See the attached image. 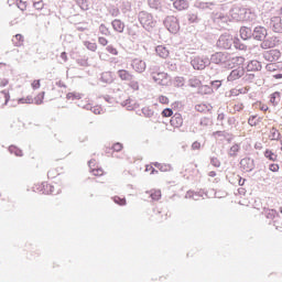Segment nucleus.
<instances>
[{"label": "nucleus", "instance_id": "nucleus-1", "mask_svg": "<svg viewBox=\"0 0 282 282\" xmlns=\"http://www.w3.org/2000/svg\"><path fill=\"white\" fill-rule=\"evenodd\" d=\"M230 17L234 21H254L257 19V14L252 12L250 9H246L242 6H234L230 11Z\"/></svg>", "mask_w": 282, "mask_h": 282}, {"label": "nucleus", "instance_id": "nucleus-2", "mask_svg": "<svg viewBox=\"0 0 282 282\" xmlns=\"http://www.w3.org/2000/svg\"><path fill=\"white\" fill-rule=\"evenodd\" d=\"M138 20L143 30H147V32H151V30H153L158 23V21H155L153 18V14L149 13L148 11H140L138 13Z\"/></svg>", "mask_w": 282, "mask_h": 282}, {"label": "nucleus", "instance_id": "nucleus-3", "mask_svg": "<svg viewBox=\"0 0 282 282\" xmlns=\"http://www.w3.org/2000/svg\"><path fill=\"white\" fill-rule=\"evenodd\" d=\"M216 45L219 50H231L232 45H235V37L230 33H223Z\"/></svg>", "mask_w": 282, "mask_h": 282}, {"label": "nucleus", "instance_id": "nucleus-4", "mask_svg": "<svg viewBox=\"0 0 282 282\" xmlns=\"http://www.w3.org/2000/svg\"><path fill=\"white\" fill-rule=\"evenodd\" d=\"M230 61V54L226 52H216L212 54L209 63H214L215 65H224Z\"/></svg>", "mask_w": 282, "mask_h": 282}, {"label": "nucleus", "instance_id": "nucleus-5", "mask_svg": "<svg viewBox=\"0 0 282 282\" xmlns=\"http://www.w3.org/2000/svg\"><path fill=\"white\" fill-rule=\"evenodd\" d=\"M152 80H154V83H156V85H161L163 87H169V85H171V76H169V74H166L164 72L153 73Z\"/></svg>", "mask_w": 282, "mask_h": 282}, {"label": "nucleus", "instance_id": "nucleus-6", "mask_svg": "<svg viewBox=\"0 0 282 282\" xmlns=\"http://www.w3.org/2000/svg\"><path fill=\"white\" fill-rule=\"evenodd\" d=\"M194 69H206L210 65V59L206 56H196L191 61Z\"/></svg>", "mask_w": 282, "mask_h": 282}, {"label": "nucleus", "instance_id": "nucleus-7", "mask_svg": "<svg viewBox=\"0 0 282 282\" xmlns=\"http://www.w3.org/2000/svg\"><path fill=\"white\" fill-rule=\"evenodd\" d=\"M163 23L171 34H177V32H180V23L177 22V18L167 17Z\"/></svg>", "mask_w": 282, "mask_h": 282}, {"label": "nucleus", "instance_id": "nucleus-8", "mask_svg": "<svg viewBox=\"0 0 282 282\" xmlns=\"http://www.w3.org/2000/svg\"><path fill=\"white\" fill-rule=\"evenodd\" d=\"M268 39V29L261 25L253 28V41H263Z\"/></svg>", "mask_w": 282, "mask_h": 282}, {"label": "nucleus", "instance_id": "nucleus-9", "mask_svg": "<svg viewBox=\"0 0 282 282\" xmlns=\"http://www.w3.org/2000/svg\"><path fill=\"white\" fill-rule=\"evenodd\" d=\"M263 59L269 63H274L281 58V51L279 50H270L263 53Z\"/></svg>", "mask_w": 282, "mask_h": 282}, {"label": "nucleus", "instance_id": "nucleus-10", "mask_svg": "<svg viewBox=\"0 0 282 282\" xmlns=\"http://www.w3.org/2000/svg\"><path fill=\"white\" fill-rule=\"evenodd\" d=\"M264 215L267 219H272L273 220V226L278 229L281 230V225H279V212L276 209H267L264 212Z\"/></svg>", "mask_w": 282, "mask_h": 282}, {"label": "nucleus", "instance_id": "nucleus-11", "mask_svg": "<svg viewBox=\"0 0 282 282\" xmlns=\"http://www.w3.org/2000/svg\"><path fill=\"white\" fill-rule=\"evenodd\" d=\"M269 28L273 30V32L281 33L282 32V20L281 17H272L269 22H267Z\"/></svg>", "mask_w": 282, "mask_h": 282}, {"label": "nucleus", "instance_id": "nucleus-12", "mask_svg": "<svg viewBox=\"0 0 282 282\" xmlns=\"http://www.w3.org/2000/svg\"><path fill=\"white\" fill-rule=\"evenodd\" d=\"M243 74H246V70L243 69V67H238L230 72V74L227 77V80L228 83H235V80H239V78H241Z\"/></svg>", "mask_w": 282, "mask_h": 282}, {"label": "nucleus", "instance_id": "nucleus-13", "mask_svg": "<svg viewBox=\"0 0 282 282\" xmlns=\"http://www.w3.org/2000/svg\"><path fill=\"white\" fill-rule=\"evenodd\" d=\"M131 67L138 74H143V72L147 70V63L142 59L135 58V59L132 61Z\"/></svg>", "mask_w": 282, "mask_h": 282}, {"label": "nucleus", "instance_id": "nucleus-14", "mask_svg": "<svg viewBox=\"0 0 282 282\" xmlns=\"http://www.w3.org/2000/svg\"><path fill=\"white\" fill-rule=\"evenodd\" d=\"M240 166L243 169V171H246V173H250L254 171V160L250 158L241 159Z\"/></svg>", "mask_w": 282, "mask_h": 282}, {"label": "nucleus", "instance_id": "nucleus-15", "mask_svg": "<svg viewBox=\"0 0 282 282\" xmlns=\"http://www.w3.org/2000/svg\"><path fill=\"white\" fill-rule=\"evenodd\" d=\"M213 19L214 23H217L220 28H225V25L228 24V21H230V18L224 13H215Z\"/></svg>", "mask_w": 282, "mask_h": 282}, {"label": "nucleus", "instance_id": "nucleus-16", "mask_svg": "<svg viewBox=\"0 0 282 282\" xmlns=\"http://www.w3.org/2000/svg\"><path fill=\"white\" fill-rule=\"evenodd\" d=\"M217 7L215 2H204L202 0H196L194 2V8L198 10H214Z\"/></svg>", "mask_w": 282, "mask_h": 282}, {"label": "nucleus", "instance_id": "nucleus-17", "mask_svg": "<svg viewBox=\"0 0 282 282\" xmlns=\"http://www.w3.org/2000/svg\"><path fill=\"white\" fill-rule=\"evenodd\" d=\"M37 191L43 193V195H58V192L55 191L54 185H47V183H42Z\"/></svg>", "mask_w": 282, "mask_h": 282}, {"label": "nucleus", "instance_id": "nucleus-18", "mask_svg": "<svg viewBox=\"0 0 282 282\" xmlns=\"http://www.w3.org/2000/svg\"><path fill=\"white\" fill-rule=\"evenodd\" d=\"M240 37L242 39V41H250V39H253V29L248 26H241Z\"/></svg>", "mask_w": 282, "mask_h": 282}, {"label": "nucleus", "instance_id": "nucleus-19", "mask_svg": "<svg viewBox=\"0 0 282 282\" xmlns=\"http://www.w3.org/2000/svg\"><path fill=\"white\" fill-rule=\"evenodd\" d=\"M173 6L175 10L182 12V10H188V0H174Z\"/></svg>", "mask_w": 282, "mask_h": 282}, {"label": "nucleus", "instance_id": "nucleus-20", "mask_svg": "<svg viewBox=\"0 0 282 282\" xmlns=\"http://www.w3.org/2000/svg\"><path fill=\"white\" fill-rule=\"evenodd\" d=\"M117 76H119V78L121 80H126V82H130V80H133V74H130L129 70L127 69H119L117 72Z\"/></svg>", "mask_w": 282, "mask_h": 282}, {"label": "nucleus", "instance_id": "nucleus-21", "mask_svg": "<svg viewBox=\"0 0 282 282\" xmlns=\"http://www.w3.org/2000/svg\"><path fill=\"white\" fill-rule=\"evenodd\" d=\"M170 123L172 127L180 128L182 124H184V119H182V115L175 113L171 120Z\"/></svg>", "mask_w": 282, "mask_h": 282}, {"label": "nucleus", "instance_id": "nucleus-22", "mask_svg": "<svg viewBox=\"0 0 282 282\" xmlns=\"http://www.w3.org/2000/svg\"><path fill=\"white\" fill-rule=\"evenodd\" d=\"M111 25L115 32H119V34H122L124 32V22H122V20L116 19L111 22Z\"/></svg>", "mask_w": 282, "mask_h": 282}, {"label": "nucleus", "instance_id": "nucleus-23", "mask_svg": "<svg viewBox=\"0 0 282 282\" xmlns=\"http://www.w3.org/2000/svg\"><path fill=\"white\" fill-rule=\"evenodd\" d=\"M261 69H262L261 63L257 59L251 61L247 65V70L248 72H261Z\"/></svg>", "mask_w": 282, "mask_h": 282}, {"label": "nucleus", "instance_id": "nucleus-24", "mask_svg": "<svg viewBox=\"0 0 282 282\" xmlns=\"http://www.w3.org/2000/svg\"><path fill=\"white\" fill-rule=\"evenodd\" d=\"M155 52H156L158 56H160L161 58H169V54H171L169 52V48L164 45L156 46Z\"/></svg>", "mask_w": 282, "mask_h": 282}, {"label": "nucleus", "instance_id": "nucleus-25", "mask_svg": "<svg viewBox=\"0 0 282 282\" xmlns=\"http://www.w3.org/2000/svg\"><path fill=\"white\" fill-rule=\"evenodd\" d=\"M100 82L106 85H111V83H113V74H111V72H104L100 76Z\"/></svg>", "mask_w": 282, "mask_h": 282}, {"label": "nucleus", "instance_id": "nucleus-26", "mask_svg": "<svg viewBox=\"0 0 282 282\" xmlns=\"http://www.w3.org/2000/svg\"><path fill=\"white\" fill-rule=\"evenodd\" d=\"M148 6L151 8V10L162 12V0H148Z\"/></svg>", "mask_w": 282, "mask_h": 282}, {"label": "nucleus", "instance_id": "nucleus-27", "mask_svg": "<svg viewBox=\"0 0 282 282\" xmlns=\"http://www.w3.org/2000/svg\"><path fill=\"white\" fill-rule=\"evenodd\" d=\"M186 199H194V202H199V197H204V193L203 192H187L185 195Z\"/></svg>", "mask_w": 282, "mask_h": 282}, {"label": "nucleus", "instance_id": "nucleus-28", "mask_svg": "<svg viewBox=\"0 0 282 282\" xmlns=\"http://www.w3.org/2000/svg\"><path fill=\"white\" fill-rule=\"evenodd\" d=\"M261 44H260V47L262 50H270L271 47H274L276 45V43L272 42L270 39H264L262 41H260Z\"/></svg>", "mask_w": 282, "mask_h": 282}, {"label": "nucleus", "instance_id": "nucleus-29", "mask_svg": "<svg viewBox=\"0 0 282 282\" xmlns=\"http://www.w3.org/2000/svg\"><path fill=\"white\" fill-rule=\"evenodd\" d=\"M212 88H208L207 94H213V91H217L219 87H221V80H213L209 83Z\"/></svg>", "mask_w": 282, "mask_h": 282}, {"label": "nucleus", "instance_id": "nucleus-30", "mask_svg": "<svg viewBox=\"0 0 282 282\" xmlns=\"http://www.w3.org/2000/svg\"><path fill=\"white\" fill-rule=\"evenodd\" d=\"M239 151H241V147L237 143L234 144L228 152L229 158H237Z\"/></svg>", "mask_w": 282, "mask_h": 282}, {"label": "nucleus", "instance_id": "nucleus-31", "mask_svg": "<svg viewBox=\"0 0 282 282\" xmlns=\"http://www.w3.org/2000/svg\"><path fill=\"white\" fill-rule=\"evenodd\" d=\"M23 41L22 34H15L12 39V43L15 47H21V45H23Z\"/></svg>", "mask_w": 282, "mask_h": 282}, {"label": "nucleus", "instance_id": "nucleus-32", "mask_svg": "<svg viewBox=\"0 0 282 282\" xmlns=\"http://www.w3.org/2000/svg\"><path fill=\"white\" fill-rule=\"evenodd\" d=\"M9 152L13 153V155H17V158H23V151L17 148V145H10Z\"/></svg>", "mask_w": 282, "mask_h": 282}, {"label": "nucleus", "instance_id": "nucleus-33", "mask_svg": "<svg viewBox=\"0 0 282 282\" xmlns=\"http://www.w3.org/2000/svg\"><path fill=\"white\" fill-rule=\"evenodd\" d=\"M213 124V119L208 117H203L199 120V126L203 127V129H206V127H210Z\"/></svg>", "mask_w": 282, "mask_h": 282}, {"label": "nucleus", "instance_id": "nucleus-34", "mask_svg": "<svg viewBox=\"0 0 282 282\" xmlns=\"http://www.w3.org/2000/svg\"><path fill=\"white\" fill-rule=\"evenodd\" d=\"M142 113H143L144 118H153V116H155V111H153V109H151V107L142 108Z\"/></svg>", "mask_w": 282, "mask_h": 282}, {"label": "nucleus", "instance_id": "nucleus-35", "mask_svg": "<svg viewBox=\"0 0 282 282\" xmlns=\"http://www.w3.org/2000/svg\"><path fill=\"white\" fill-rule=\"evenodd\" d=\"M76 4L80 8V10L87 11L89 10V2L87 0H75Z\"/></svg>", "mask_w": 282, "mask_h": 282}, {"label": "nucleus", "instance_id": "nucleus-36", "mask_svg": "<svg viewBox=\"0 0 282 282\" xmlns=\"http://www.w3.org/2000/svg\"><path fill=\"white\" fill-rule=\"evenodd\" d=\"M264 158H267V160H270L271 162H276L278 160V155L274 154V152H272L271 150H265Z\"/></svg>", "mask_w": 282, "mask_h": 282}, {"label": "nucleus", "instance_id": "nucleus-37", "mask_svg": "<svg viewBox=\"0 0 282 282\" xmlns=\"http://www.w3.org/2000/svg\"><path fill=\"white\" fill-rule=\"evenodd\" d=\"M187 20L191 22V23H199V15H197V13L195 12H189L187 14Z\"/></svg>", "mask_w": 282, "mask_h": 282}, {"label": "nucleus", "instance_id": "nucleus-38", "mask_svg": "<svg viewBox=\"0 0 282 282\" xmlns=\"http://www.w3.org/2000/svg\"><path fill=\"white\" fill-rule=\"evenodd\" d=\"M188 85L189 87H199L202 85V80H199V78L197 77H192L188 79Z\"/></svg>", "mask_w": 282, "mask_h": 282}, {"label": "nucleus", "instance_id": "nucleus-39", "mask_svg": "<svg viewBox=\"0 0 282 282\" xmlns=\"http://www.w3.org/2000/svg\"><path fill=\"white\" fill-rule=\"evenodd\" d=\"M67 100H80L83 98V95L79 93H68L66 95Z\"/></svg>", "mask_w": 282, "mask_h": 282}, {"label": "nucleus", "instance_id": "nucleus-40", "mask_svg": "<svg viewBox=\"0 0 282 282\" xmlns=\"http://www.w3.org/2000/svg\"><path fill=\"white\" fill-rule=\"evenodd\" d=\"M84 45L90 52H96V50H98V45L96 43H94V42L86 41V42H84Z\"/></svg>", "mask_w": 282, "mask_h": 282}, {"label": "nucleus", "instance_id": "nucleus-41", "mask_svg": "<svg viewBox=\"0 0 282 282\" xmlns=\"http://www.w3.org/2000/svg\"><path fill=\"white\" fill-rule=\"evenodd\" d=\"M1 98L4 99V104L2 105H8V102L10 101V93L8 90L0 91V100Z\"/></svg>", "mask_w": 282, "mask_h": 282}, {"label": "nucleus", "instance_id": "nucleus-42", "mask_svg": "<svg viewBox=\"0 0 282 282\" xmlns=\"http://www.w3.org/2000/svg\"><path fill=\"white\" fill-rule=\"evenodd\" d=\"M45 98V91L40 93L34 99L33 102L36 105H43V100Z\"/></svg>", "mask_w": 282, "mask_h": 282}, {"label": "nucleus", "instance_id": "nucleus-43", "mask_svg": "<svg viewBox=\"0 0 282 282\" xmlns=\"http://www.w3.org/2000/svg\"><path fill=\"white\" fill-rule=\"evenodd\" d=\"M19 102L21 105H32V104H34V98H32V96H28L25 98H20Z\"/></svg>", "mask_w": 282, "mask_h": 282}, {"label": "nucleus", "instance_id": "nucleus-44", "mask_svg": "<svg viewBox=\"0 0 282 282\" xmlns=\"http://www.w3.org/2000/svg\"><path fill=\"white\" fill-rule=\"evenodd\" d=\"M196 111L204 113V111H210V108L206 104H199L195 106Z\"/></svg>", "mask_w": 282, "mask_h": 282}, {"label": "nucleus", "instance_id": "nucleus-45", "mask_svg": "<svg viewBox=\"0 0 282 282\" xmlns=\"http://www.w3.org/2000/svg\"><path fill=\"white\" fill-rule=\"evenodd\" d=\"M261 120L257 119V116H251L248 119V124H250V127H257V124H259Z\"/></svg>", "mask_w": 282, "mask_h": 282}, {"label": "nucleus", "instance_id": "nucleus-46", "mask_svg": "<svg viewBox=\"0 0 282 282\" xmlns=\"http://www.w3.org/2000/svg\"><path fill=\"white\" fill-rule=\"evenodd\" d=\"M234 46L236 47V50H241V51L246 50V47H247L246 44H242L239 41V39L234 40Z\"/></svg>", "mask_w": 282, "mask_h": 282}, {"label": "nucleus", "instance_id": "nucleus-47", "mask_svg": "<svg viewBox=\"0 0 282 282\" xmlns=\"http://www.w3.org/2000/svg\"><path fill=\"white\" fill-rule=\"evenodd\" d=\"M99 32L100 34H104V36H109V34H111V32L105 24L99 25Z\"/></svg>", "mask_w": 282, "mask_h": 282}, {"label": "nucleus", "instance_id": "nucleus-48", "mask_svg": "<svg viewBox=\"0 0 282 282\" xmlns=\"http://www.w3.org/2000/svg\"><path fill=\"white\" fill-rule=\"evenodd\" d=\"M113 202H115V204H118L119 206H127V199L120 198V196H115Z\"/></svg>", "mask_w": 282, "mask_h": 282}, {"label": "nucleus", "instance_id": "nucleus-49", "mask_svg": "<svg viewBox=\"0 0 282 282\" xmlns=\"http://www.w3.org/2000/svg\"><path fill=\"white\" fill-rule=\"evenodd\" d=\"M151 199L153 202H158L160 197H162V192L161 191H154L153 193L150 194Z\"/></svg>", "mask_w": 282, "mask_h": 282}, {"label": "nucleus", "instance_id": "nucleus-50", "mask_svg": "<svg viewBox=\"0 0 282 282\" xmlns=\"http://www.w3.org/2000/svg\"><path fill=\"white\" fill-rule=\"evenodd\" d=\"M210 164L212 166L219 169V166H221V161H219V159L214 156V158H210Z\"/></svg>", "mask_w": 282, "mask_h": 282}, {"label": "nucleus", "instance_id": "nucleus-51", "mask_svg": "<svg viewBox=\"0 0 282 282\" xmlns=\"http://www.w3.org/2000/svg\"><path fill=\"white\" fill-rule=\"evenodd\" d=\"M171 170H172L171 164L161 163V166L159 167V171H161L162 173H166Z\"/></svg>", "mask_w": 282, "mask_h": 282}, {"label": "nucleus", "instance_id": "nucleus-52", "mask_svg": "<svg viewBox=\"0 0 282 282\" xmlns=\"http://www.w3.org/2000/svg\"><path fill=\"white\" fill-rule=\"evenodd\" d=\"M171 116H173V109H171V108H165V109L162 111V117H163V118H171Z\"/></svg>", "mask_w": 282, "mask_h": 282}, {"label": "nucleus", "instance_id": "nucleus-53", "mask_svg": "<svg viewBox=\"0 0 282 282\" xmlns=\"http://www.w3.org/2000/svg\"><path fill=\"white\" fill-rule=\"evenodd\" d=\"M106 50L109 54H112V56H118V50L113 47V45H108Z\"/></svg>", "mask_w": 282, "mask_h": 282}, {"label": "nucleus", "instance_id": "nucleus-54", "mask_svg": "<svg viewBox=\"0 0 282 282\" xmlns=\"http://www.w3.org/2000/svg\"><path fill=\"white\" fill-rule=\"evenodd\" d=\"M129 83H130L131 89H134V91H138L140 89V85L133 78Z\"/></svg>", "mask_w": 282, "mask_h": 282}, {"label": "nucleus", "instance_id": "nucleus-55", "mask_svg": "<svg viewBox=\"0 0 282 282\" xmlns=\"http://www.w3.org/2000/svg\"><path fill=\"white\" fill-rule=\"evenodd\" d=\"M109 13L111 14V17H118V14H120V10L113 7L109 10Z\"/></svg>", "mask_w": 282, "mask_h": 282}, {"label": "nucleus", "instance_id": "nucleus-56", "mask_svg": "<svg viewBox=\"0 0 282 282\" xmlns=\"http://www.w3.org/2000/svg\"><path fill=\"white\" fill-rule=\"evenodd\" d=\"M32 89H41V80L40 79H35L32 84Z\"/></svg>", "mask_w": 282, "mask_h": 282}, {"label": "nucleus", "instance_id": "nucleus-57", "mask_svg": "<svg viewBox=\"0 0 282 282\" xmlns=\"http://www.w3.org/2000/svg\"><path fill=\"white\" fill-rule=\"evenodd\" d=\"M176 87H184V77H176Z\"/></svg>", "mask_w": 282, "mask_h": 282}, {"label": "nucleus", "instance_id": "nucleus-58", "mask_svg": "<svg viewBox=\"0 0 282 282\" xmlns=\"http://www.w3.org/2000/svg\"><path fill=\"white\" fill-rule=\"evenodd\" d=\"M269 171H272V173H278L279 164H274V163L270 164L269 165Z\"/></svg>", "mask_w": 282, "mask_h": 282}, {"label": "nucleus", "instance_id": "nucleus-59", "mask_svg": "<svg viewBox=\"0 0 282 282\" xmlns=\"http://www.w3.org/2000/svg\"><path fill=\"white\" fill-rule=\"evenodd\" d=\"M159 102H161V105H169V97L160 96L159 97Z\"/></svg>", "mask_w": 282, "mask_h": 282}, {"label": "nucleus", "instance_id": "nucleus-60", "mask_svg": "<svg viewBox=\"0 0 282 282\" xmlns=\"http://www.w3.org/2000/svg\"><path fill=\"white\" fill-rule=\"evenodd\" d=\"M33 8H35V10H43V1L34 2Z\"/></svg>", "mask_w": 282, "mask_h": 282}, {"label": "nucleus", "instance_id": "nucleus-61", "mask_svg": "<svg viewBox=\"0 0 282 282\" xmlns=\"http://www.w3.org/2000/svg\"><path fill=\"white\" fill-rule=\"evenodd\" d=\"M192 149H193V151H198V149H202V143L195 141V142L192 144Z\"/></svg>", "mask_w": 282, "mask_h": 282}, {"label": "nucleus", "instance_id": "nucleus-62", "mask_svg": "<svg viewBox=\"0 0 282 282\" xmlns=\"http://www.w3.org/2000/svg\"><path fill=\"white\" fill-rule=\"evenodd\" d=\"M112 149L113 151H117V152L122 151V143H115L112 145Z\"/></svg>", "mask_w": 282, "mask_h": 282}, {"label": "nucleus", "instance_id": "nucleus-63", "mask_svg": "<svg viewBox=\"0 0 282 282\" xmlns=\"http://www.w3.org/2000/svg\"><path fill=\"white\" fill-rule=\"evenodd\" d=\"M104 100H106V102H109V105H113V97L109 95H105Z\"/></svg>", "mask_w": 282, "mask_h": 282}, {"label": "nucleus", "instance_id": "nucleus-64", "mask_svg": "<svg viewBox=\"0 0 282 282\" xmlns=\"http://www.w3.org/2000/svg\"><path fill=\"white\" fill-rule=\"evenodd\" d=\"M98 43L99 45H107V43H109V41H107L105 37H98Z\"/></svg>", "mask_w": 282, "mask_h": 282}]
</instances>
